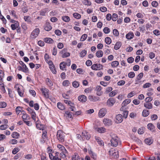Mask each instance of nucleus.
I'll list each match as a JSON object with an SVG mask.
<instances>
[{
	"label": "nucleus",
	"mask_w": 160,
	"mask_h": 160,
	"mask_svg": "<svg viewBox=\"0 0 160 160\" xmlns=\"http://www.w3.org/2000/svg\"><path fill=\"white\" fill-rule=\"evenodd\" d=\"M110 142L112 146L116 147L119 143H120L119 138L116 134H112Z\"/></svg>",
	"instance_id": "obj_1"
},
{
	"label": "nucleus",
	"mask_w": 160,
	"mask_h": 160,
	"mask_svg": "<svg viewBox=\"0 0 160 160\" xmlns=\"http://www.w3.org/2000/svg\"><path fill=\"white\" fill-rule=\"evenodd\" d=\"M65 133L61 130L58 131L57 134V138L59 142H63L65 140Z\"/></svg>",
	"instance_id": "obj_2"
},
{
	"label": "nucleus",
	"mask_w": 160,
	"mask_h": 160,
	"mask_svg": "<svg viewBox=\"0 0 160 160\" xmlns=\"http://www.w3.org/2000/svg\"><path fill=\"white\" fill-rule=\"evenodd\" d=\"M109 153L111 157L115 158H117L119 157L118 152L116 150H110L109 152Z\"/></svg>",
	"instance_id": "obj_3"
},
{
	"label": "nucleus",
	"mask_w": 160,
	"mask_h": 160,
	"mask_svg": "<svg viewBox=\"0 0 160 160\" xmlns=\"http://www.w3.org/2000/svg\"><path fill=\"white\" fill-rule=\"evenodd\" d=\"M91 137L89 133L85 131H83L82 133V140H88Z\"/></svg>",
	"instance_id": "obj_4"
},
{
	"label": "nucleus",
	"mask_w": 160,
	"mask_h": 160,
	"mask_svg": "<svg viewBox=\"0 0 160 160\" xmlns=\"http://www.w3.org/2000/svg\"><path fill=\"white\" fill-rule=\"evenodd\" d=\"M40 31L38 28L34 29L31 33L30 37L32 39H34L37 38L39 33Z\"/></svg>",
	"instance_id": "obj_5"
},
{
	"label": "nucleus",
	"mask_w": 160,
	"mask_h": 160,
	"mask_svg": "<svg viewBox=\"0 0 160 160\" xmlns=\"http://www.w3.org/2000/svg\"><path fill=\"white\" fill-rule=\"evenodd\" d=\"M91 68L94 70H98L102 69L103 66L100 64H94L92 66Z\"/></svg>",
	"instance_id": "obj_6"
},
{
	"label": "nucleus",
	"mask_w": 160,
	"mask_h": 160,
	"mask_svg": "<svg viewBox=\"0 0 160 160\" xmlns=\"http://www.w3.org/2000/svg\"><path fill=\"white\" fill-rule=\"evenodd\" d=\"M107 113V109L105 108H102L100 109L98 112V116L100 118L104 117Z\"/></svg>",
	"instance_id": "obj_7"
},
{
	"label": "nucleus",
	"mask_w": 160,
	"mask_h": 160,
	"mask_svg": "<svg viewBox=\"0 0 160 160\" xmlns=\"http://www.w3.org/2000/svg\"><path fill=\"white\" fill-rule=\"evenodd\" d=\"M102 122L106 126H110L112 124L111 120L107 118L103 119Z\"/></svg>",
	"instance_id": "obj_8"
},
{
	"label": "nucleus",
	"mask_w": 160,
	"mask_h": 160,
	"mask_svg": "<svg viewBox=\"0 0 160 160\" xmlns=\"http://www.w3.org/2000/svg\"><path fill=\"white\" fill-rule=\"evenodd\" d=\"M115 122L118 123H121L123 120V117L121 114H118L116 116Z\"/></svg>",
	"instance_id": "obj_9"
},
{
	"label": "nucleus",
	"mask_w": 160,
	"mask_h": 160,
	"mask_svg": "<svg viewBox=\"0 0 160 160\" xmlns=\"http://www.w3.org/2000/svg\"><path fill=\"white\" fill-rule=\"evenodd\" d=\"M115 102V100L113 98H110L107 102V105L108 107H111L113 106Z\"/></svg>",
	"instance_id": "obj_10"
},
{
	"label": "nucleus",
	"mask_w": 160,
	"mask_h": 160,
	"mask_svg": "<svg viewBox=\"0 0 160 160\" xmlns=\"http://www.w3.org/2000/svg\"><path fill=\"white\" fill-rule=\"evenodd\" d=\"M66 50V49L64 48L60 52L62 54V57L63 58L69 57L70 55V53L69 52H67Z\"/></svg>",
	"instance_id": "obj_11"
},
{
	"label": "nucleus",
	"mask_w": 160,
	"mask_h": 160,
	"mask_svg": "<svg viewBox=\"0 0 160 160\" xmlns=\"http://www.w3.org/2000/svg\"><path fill=\"white\" fill-rule=\"evenodd\" d=\"M88 99L91 102H95L99 101L100 98L99 97L94 96L92 95H90L88 97Z\"/></svg>",
	"instance_id": "obj_12"
},
{
	"label": "nucleus",
	"mask_w": 160,
	"mask_h": 160,
	"mask_svg": "<svg viewBox=\"0 0 160 160\" xmlns=\"http://www.w3.org/2000/svg\"><path fill=\"white\" fill-rule=\"evenodd\" d=\"M148 128L152 132H154L155 131V127L152 123H149L147 125Z\"/></svg>",
	"instance_id": "obj_13"
},
{
	"label": "nucleus",
	"mask_w": 160,
	"mask_h": 160,
	"mask_svg": "<svg viewBox=\"0 0 160 160\" xmlns=\"http://www.w3.org/2000/svg\"><path fill=\"white\" fill-rule=\"evenodd\" d=\"M19 63L22 66L23 69H24V70H23V72L25 73L28 72V68L23 62L22 61H20Z\"/></svg>",
	"instance_id": "obj_14"
},
{
	"label": "nucleus",
	"mask_w": 160,
	"mask_h": 160,
	"mask_svg": "<svg viewBox=\"0 0 160 160\" xmlns=\"http://www.w3.org/2000/svg\"><path fill=\"white\" fill-rule=\"evenodd\" d=\"M41 90L42 91L43 94L45 96V97L47 98H48L49 97L48 95V91L49 90L48 89L46 88H41Z\"/></svg>",
	"instance_id": "obj_15"
},
{
	"label": "nucleus",
	"mask_w": 160,
	"mask_h": 160,
	"mask_svg": "<svg viewBox=\"0 0 160 160\" xmlns=\"http://www.w3.org/2000/svg\"><path fill=\"white\" fill-rule=\"evenodd\" d=\"M95 130L100 133H103L106 132V129L103 127L96 128Z\"/></svg>",
	"instance_id": "obj_16"
},
{
	"label": "nucleus",
	"mask_w": 160,
	"mask_h": 160,
	"mask_svg": "<svg viewBox=\"0 0 160 160\" xmlns=\"http://www.w3.org/2000/svg\"><path fill=\"white\" fill-rule=\"evenodd\" d=\"M19 26V22H14V24H12L11 27L12 30H15Z\"/></svg>",
	"instance_id": "obj_17"
},
{
	"label": "nucleus",
	"mask_w": 160,
	"mask_h": 160,
	"mask_svg": "<svg viewBox=\"0 0 160 160\" xmlns=\"http://www.w3.org/2000/svg\"><path fill=\"white\" fill-rule=\"evenodd\" d=\"M78 99L79 101L82 102H84L86 101L87 98L86 96L84 95H82L79 96L78 97Z\"/></svg>",
	"instance_id": "obj_18"
},
{
	"label": "nucleus",
	"mask_w": 160,
	"mask_h": 160,
	"mask_svg": "<svg viewBox=\"0 0 160 160\" xmlns=\"http://www.w3.org/2000/svg\"><path fill=\"white\" fill-rule=\"evenodd\" d=\"M144 106L148 109H151L152 108V105L150 102H145L144 103Z\"/></svg>",
	"instance_id": "obj_19"
},
{
	"label": "nucleus",
	"mask_w": 160,
	"mask_h": 160,
	"mask_svg": "<svg viewBox=\"0 0 160 160\" xmlns=\"http://www.w3.org/2000/svg\"><path fill=\"white\" fill-rule=\"evenodd\" d=\"M57 148L58 150L62 152H67V151L65 148V147L62 145L61 144H58L57 145Z\"/></svg>",
	"instance_id": "obj_20"
},
{
	"label": "nucleus",
	"mask_w": 160,
	"mask_h": 160,
	"mask_svg": "<svg viewBox=\"0 0 160 160\" xmlns=\"http://www.w3.org/2000/svg\"><path fill=\"white\" fill-rule=\"evenodd\" d=\"M145 142L147 144L150 145L152 143L153 140L151 138H147L145 139Z\"/></svg>",
	"instance_id": "obj_21"
},
{
	"label": "nucleus",
	"mask_w": 160,
	"mask_h": 160,
	"mask_svg": "<svg viewBox=\"0 0 160 160\" xmlns=\"http://www.w3.org/2000/svg\"><path fill=\"white\" fill-rule=\"evenodd\" d=\"M52 28V26L50 25L49 23L47 22H46L44 26V29L47 31H49Z\"/></svg>",
	"instance_id": "obj_22"
},
{
	"label": "nucleus",
	"mask_w": 160,
	"mask_h": 160,
	"mask_svg": "<svg viewBox=\"0 0 160 160\" xmlns=\"http://www.w3.org/2000/svg\"><path fill=\"white\" fill-rule=\"evenodd\" d=\"M134 36L133 32H130L126 35V37L128 39H130L132 38Z\"/></svg>",
	"instance_id": "obj_23"
},
{
	"label": "nucleus",
	"mask_w": 160,
	"mask_h": 160,
	"mask_svg": "<svg viewBox=\"0 0 160 160\" xmlns=\"http://www.w3.org/2000/svg\"><path fill=\"white\" fill-rule=\"evenodd\" d=\"M49 157L51 160H61V159L55 155L53 156L51 153H49Z\"/></svg>",
	"instance_id": "obj_24"
},
{
	"label": "nucleus",
	"mask_w": 160,
	"mask_h": 160,
	"mask_svg": "<svg viewBox=\"0 0 160 160\" xmlns=\"http://www.w3.org/2000/svg\"><path fill=\"white\" fill-rule=\"evenodd\" d=\"M149 114V112L148 110L146 109H144L143 110L142 114L143 117H146L148 116Z\"/></svg>",
	"instance_id": "obj_25"
},
{
	"label": "nucleus",
	"mask_w": 160,
	"mask_h": 160,
	"mask_svg": "<svg viewBox=\"0 0 160 160\" xmlns=\"http://www.w3.org/2000/svg\"><path fill=\"white\" fill-rule=\"evenodd\" d=\"M44 41L45 42L48 43H52L53 42V40L49 38H45L44 39Z\"/></svg>",
	"instance_id": "obj_26"
},
{
	"label": "nucleus",
	"mask_w": 160,
	"mask_h": 160,
	"mask_svg": "<svg viewBox=\"0 0 160 160\" xmlns=\"http://www.w3.org/2000/svg\"><path fill=\"white\" fill-rule=\"evenodd\" d=\"M89 153L92 158H93L94 159H96L97 155L95 153L93 152L91 150H89Z\"/></svg>",
	"instance_id": "obj_27"
},
{
	"label": "nucleus",
	"mask_w": 160,
	"mask_h": 160,
	"mask_svg": "<svg viewBox=\"0 0 160 160\" xmlns=\"http://www.w3.org/2000/svg\"><path fill=\"white\" fill-rule=\"evenodd\" d=\"M65 116L69 118H72V113L68 111L65 112Z\"/></svg>",
	"instance_id": "obj_28"
},
{
	"label": "nucleus",
	"mask_w": 160,
	"mask_h": 160,
	"mask_svg": "<svg viewBox=\"0 0 160 160\" xmlns=\"http://www.w3.org/2000/svg\"><path fill=\"white\" fill-rule=\"evenodd\" d=\"M103 52L101 50H99L96 52V54L98 58L102 57L103 55Z\"/></svg>",
	"instance_id": "obj_29"
},
{
	"label": "nucleus",
	"mask_w": 160,
	"mask_h": 160,
	"mask_svg": "<svg viewBox=\"0 0 160 160\" xmlns=\"http://www.w3.org/2000/svg\"><path fill=\"white\" fill-rule=\"evenodd\" d=\"M57 107L59 109L61 110H64L65 109L64 106L62 103L60 102L58 103Z\"/></svg>",
	"instance_id": "obj_30"
},
{
	"label": "nucleus",
	"mask_w": 160,
	"mask_h": 160,
	"mask_svg": "<svg viewBox=\"0 0 160 160\" xmlns=\"http://www.w3.org/2000/svg\"><path fill=\"white\" fill-rule=\"evenodd\" d=\"M46 82L47 84L49 87H51L52 86L53 83L51 80L49 78H47L46 79Z\"/></svg>",
	"instance_id": "obj_31"
},
{
	"label": "nucleus",
	"mask_w": 160,
	"mask_h": 160,
	"mask_svg": "<svg viewBox=\"0 0 160 160\" xmlns=\"http://www.w3.org/2000/svg\"><path fill=\"white\" fill-rule=\"evenodd\" d=\"M12 136L13 138L18 139L19 138L20 135L17 132H14L12 134Z\"/></svg>",
	"instance_id": "obj_32"
},
{
	"label": "nucleus",
	"mask_w": 160,
	"mask_h": 160,
	"mask_svg": "<svg viewBox=\"0 0 160 160\" xmlns=\"http://www.w3.org/2000/svg\"><path fill=\"white\" fill-rule=\"evenodd\" d=\"M119 62L117 61H113L111 63V66L113 68H116L119 65Z\"/></svg>",
	"instance_id": "obj_33"
},
{
	"label": "nucleus",
	"mask_w": 160,
	"mask_h": 160,
	"mask_svg": "<svg viewBox=\"0 0 160 160\" xmlns=\"http://www.w3.org/2000/svg\"><path fill=\"white\" fill-rule=\"evenodd\" d=\"M62 19L63 21L65 22H68L70 20V18L67 16H62Z\"/></svg>",
	"instance_id": "obj_34"
},
{
	"label": "nucleus",
	"mask_w": 160,
	"mask_h": 160,
	"mask_svg": "<svg viewBox=\"0 0 160 160\" xmlns=\"http://www.w3.org/2000/svg\"><path fill=\"white\" fill-rule=\"evenodd\" d=\"M70 107V108L72 111H75L76 110V108L75 107V105L72 102L69 105Z\"/></svg>",
	"instance_id": "obj_35"
},
{
	"label": "nucleus",
	"mask_w": 160,
	"mask_h": 160,
	"mask_svg": "<svg viewBox=\"0 0 160 160\" xmlns=\"http://www.w3.org/2000/svg\"><path fill=\"white\" fill-rule=\"evenodd\" d=\"M22 117L23 121H25V120H29L30 119V117L29 116L26 114H23Z\"/></svg>",
	"instance_id": "obj_36"
},
{
	"label": "nucleus",
	"mask_w": 160,
	"mask_h": 160,
	"mask_svg": "<svg viewBox=\"0 0 160 160\" xmlns=\"http://www.w3.org/2000/svg\"><path fill=\"white\" fill-rule=\"evenodd\" d=\"M131 102V100L130 99H125L122 102V104L124 106L129 103Z\"/></svg>",
	"instance_id": "obj_37"
},
{
	"label": "nucleus",
	"mask_w": 160,
	"mask_h": 160,
	"mask_svg": "<svg viewBox=\"0 0 160 160\" xmlns=\"http://www.w3.org/2000/svg\"><path fill=\"white\" fill-rule=\"evenodd\" d=\"M7 104L5 102H0V108H4L6 107Z\"/></svg>",
	"instance_id": "obj_38"
},
{
	"label": "nucleus",
	"mask_w": 160,
	"mask_h": 160,
	"mask_svg": "<svg viewBox=\"0 0 160 160\" xmlns=\"http://www.w3.org/2000/svg\"><path fill=\"white\" fill-rule=\"evenodd\" d=\"M70 84L69 81L68 80H65L62 83V84L63 86L67 87L69 86Z\"/></svg>",
	"instance_id": "obj_39"
},
{
	"label": "nucleus",
	"mask_w": 160,
	"mask_h": 160,
	"mask_svg": "<svg viewBox=\"0 0 160 160\" xmlns=\"http://www.w3.org/2000/svg\"><path fill=\"white\" fill-rule=\"evenodd\" d=\"M105 42L108 44H110L111 43V39L109 37H107L105 38Z\"/></svg>",
	"instance_id": "obj_40"
},
{
	"label": "nucleus",
	"mask_w": 160,
	"mask_h": 160,
	"mask_svg": "<svg viewBox=\"0 0 160 160\" xmlns=\"http://www.w3.org/2000/svg\"><path fill=\"white\" fill-rule=\"evenodd\" d=\"M30 114L31 115L32 118L33 119L35 122H36V114L35 112L33 111Z\"/></svg>",
	"instance_id": "obj_41"
},
{
	"label": "nucleus",
	"mask_w": 160,
	"mask_h": 160,
	"mask_svg": "<svg viewBox=\"0 0 160 160\" xmlns=\"http://www.w3.org/2000/svg\"><path fill=\"white\" fill-rule=\"evenodd\" d=\"M103 31L105 34H108L110 32V29L106 27L104 28Z\"/></svg>",
	"instance_id": "obj_42"
},
{
	"label": "nucleus",
	"mask_w": 160,
	"mask_h": 160,
	"mask_svg": "<svg viewBox=\"0 0 160 160\" xmlns=\"http://www.w3.org/2000/svg\"><path fill=\"white\" fill-rule=\"evenodd\" d=\"M83 4L85 5H91V2L89 1V0H84L83 1Z\"/></svg>",
	"instance_id": "obj_43"
},
{
	"label": "nucleus",
	"mask_w": 160,
	"mask_h": 160,
	"mask_svg": "<svg viewBox=\"0 0 160 160\" xmlns=\"http://www.w3.org/2000/svg\"><path fill=\"white\" fill-rule=\"evenodd\" d=\"M73 17L77 19H80L81 17V15L78 13H74L73 14Z\"/></svg>",
	"instance_id": "obj_44"
},
{
	"label": "nucleus",
	"mask_w": 160,
	"mask_h": 160,
	"mask_svg": "<svg viewBox=\"0 0 160 160\" xmlns=\"http://www.w3.org/2000/svg\"><path fill=\"white\" fill-rule=\"evenodd\" d=\"M87 52L85 50H82L80 53V55L81 57H84L87 54Z\"/></svg>",
	"instance_id": "obj_45"
},
{
	"label": "nucleus",
	"mask_w": 160,
	"mask_h": 160,
	"mask_svg": "<svg viewBox=\"0 0 160 160\" xmlns=\"http://www.w3.org/2000/svg\"><path fill=\"white\" fill-rule=\"evenodd\" d=\"M66 66V64L65 62H61L60 64V68L62 70H63V69L65 68Z\"/></svg>",
	"instance_id": "obj_46"
},
{
	"label": "nucleus",
	"mask_w": 160,
	"mask_h": 160,
	"mask_svg": "<svg viewBox=\"0 0 160 160\" xmlns=\"http://www.w3.org/2000/svg\"><path fill=\"white\" fill-rule=\"evenodd\" d=\"M118 15L116 13H113L112 15V20L113 21H115L117 19Z\"/></svg>",
	"instance_id": "obj_47"
},
{
	"label": "nucleus",
	"mask_w": 160,
	"mask_h": 160,
	"mask_svg": "<svg viewBox=\"0 0 160 160\" xmlns=\"http://www.w3.org/2000/svg\"><path fill=\"white\" fill-rule=\"evenodd\" d=\"M88 35L87 34H83L82 35L80 38V41H85L87 38Z\"/></svg>",
	"instance_id": "obj_48"
},
{
	"label": "nucleus",
	"mask_w": 160,
	"mask_h": 160,
	"mask_svg": "<svg viewBox=\"0 0 160 160\" xmlns=\"http://www.w3.org/2000/svg\"><path fill=\"white\" fill-rule=\"evenodd\" d=\"M121 44L120 42H117L114 46V49L115 50H118L121 47Z\"/></svg>",
	"instance_id": "obj_49"
},
{
	"label": "nucleus",
	"mask_w": 160,
	"mask_h": 160,
	"mask_svg": "<svg viewBox=\"0 0 160 160\" xmlns=\"http://www.w3.org/2000/svg\"><path fill=\"white\" fill-rule=\"evenodd\" d=\"M20 149L18 148H15L13 149L12 151V153L13 154H16L19 151Z\"/></svg>",
	"instance_id": "obj_50"
},
{
	"label": "nucleus",
	"mask_w": 160,
	"mask_h": 160,
	"mask_svg": "<svg viewBox=\"0 0 160 160\" xmlns=\"http://www.w3.org/2000/svg\"><path fill=\"white\" fill-rule=\"evenodd\" d=\"M79 156L77 154H75L72 157V160H78Z\"/></svg>",
	"instance_id": "obj_51"
},
{
	"label": "nucleus",
	"mask_w": 160,
	"mask_h": 160,
	"mask_svg": "<svg viewBox=\"0 0 160 160\" xmlns=\"http://www.w3.org/2000/svg\"><path fill=\"white\" fill-rule=\"evenodd\" d=\"M72 86L75 88H77L79 86V83L76 81H74L72 82Z\"/></svg>",
	"instance_id": "obj_52"
},
{
	"label": "nucleus",
	"mask_w": 160,
	"mask_h": 160,
	"mask_svg": "<svg viewBox=\"0 0 160 160\" xmlns=\"http://www.w3.org/2000/svg\"><path fill=\"white\" fill-rule=\"evenodd\" d=\"M47 9L46 8H45L44 9L41 10L40 11V15H42V16H45V15L47 11Z\"/></svg>",
	"instance_id": "obj_53"
},
{
	"label": "nucleus",
	"mask_w": 160,
	"mask_h": 160,
	"mask_svg": "<svg viewBox=\"0 0 160 160\" xmlns=\"http://www.w3.org/2000/svg\"><path fill=\"white\" fill-rule=\"evenodd\" d=\"M117 91L113 90L111 92H110L109 94V96L110 97H113L116 95L117 93Z\"/></svg>",
	"instance_id": "obj_54"
},
{
	"label": "nucleus",
	"mask_w": 160,
	"mask_h": 160,
	"mask_svg": "<svg viewBox=\"0 0 160 160\" xmlns=\"http://www.w3.org/2000/svg\"><path fill=\"white\" fill-rule=\"evenodd\" d=\"M153 99V98L151 97H147L145 99L146 102H150Z\"/></svg>",
	"instance_id": "obj_55"
},
{
	"label": "nucleus",
	"mask_w": 160,
	"mask_h": 160,
	"mask_svg": "<svg viewBox=\"0 0 160 160\" xmlns=\"http://www.w3.org/2000/svg\"><path fill=\"white\" fill-rule=\"evenodd\" d=\"M113 33L115 36H118L119 35V33L117 29H114L113 30Z\"/></svg>",
	"instance_id": "obj_56"
},
{
	"label": "nucleus",
	"mask_w": 160,
	"mask_h": 160,
	"mask_svg": "<svg viewBox=\"0 0 160 160\" xmlns=\"http://www.w3.org/2000/svg\"><path fill=\"white\" fill-rule=\"evenodd\" d=\"M8 125L7 124L2 125L0 126V129L4 130L8 128Z\"/></svg>",
	"instance_id": "obj_57"
},
{
	"label": "nucleus",
	"mask_w": 160,
	"mask_h": 160,
	"mask_svg": "<svg viewBox=\"0 0 160 160\" xmlns=\"http://www.w3.org/2000/svg\"><path fill=\"white\" fill-rule=\"evenodd\" d=\"M158 117L156 114H153L151 116V118L152 121L155 120L157 119Z\"/></svg>",
	"instance_id": "obj_58"
},
{
	"label": "nucleus",
	"mask_w": 160,
	"mask_h": 160,
	"mask_svg": "<svg viewBox=\"0 0 160 160\" xmlns=\"http://www.w3.org/2000/svg\"><path fill=\"white\" fill-rule=\"evenodd\" d=\"M50 68L52 72L54 74H56L57 71L54 66L49 67Z\"/></svg>",
	"instance_id": "obj_59"
},
{
	"label": "nucleus",
	"mask_w": 160,
	"mask_h": 160,
	"mask_svg": "<svg viewBox=\"0 0 160 160\" xmlns=\"http://www.w3.org/2000/svg\"><path fill=\"white\" fill-rule=\"evenodd\" d=\"M22 109V108L21 107H18L16 108V111L17 113L18 114H19V113L21 112V109Z\"/></svg>",
	"instance_id": "obj_60"
},
{
	"label": "nucleus",
	"mask_w": 160,
	"mask_h": 160,
	"mask_svg": "<svg viewBox=\"0 0 160 160\" xmlns=\"http://www.w3.org/2000/svg\"><path fill=\"white\" fill-rule=\"evenodd\" d=\"M17 142V140L15 139H12L9 142V143L12 144H16Z\"/></svg>",
	"instance_id": "obj_61"
},
{
	"label": "nucleus",
	"mask_w": 160,
	"mask_h": 160,
	"mask_svg": "<svg viewBox=\"0 0 160 160\" xmlns=\"http://www.w3.org/2000/svg\"><path fill=\"white\" fill-rule=\"evenodd\" d=\"M135 74L133 72H130L128 74V76L129 78H132L134 77Z\"/></svg>",
	"instance_id": "obj_62"
},
{
	"label": "nucleus",
	"mask_w": 160,
	"mask_h": 160,
	"mask_svg": "<svg viewBox=\"0 0 160 160\" xmlns=\"http://www.w3.org/2000/svg\"><path fill=\"white\" fill-rule=\"evenodd\" d=\"M135 94V93L134 91H132L128 94V98H131Z\"/></svg>",
	"instance_id": "obj_63"
},
{
	"label": "nucleus",
	"mask_w": 160,
	"mask_h": 160,
	"mask_svg": "<svg viewBox=\"0 0 160 160\" xmlns=\"http://www.w3.org/2000/svg\"><path fill=\"white\" fill-rule=\"evenodd\" d=\"M152 5L153 7H156L158 5V2L156 1H153L152 2Z\"/></svg>",
	"instance_id": "obj_64"
}]
</instances>
